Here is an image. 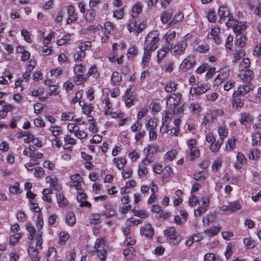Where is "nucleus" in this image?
<instances>
[{
  "label": "nucleus",
  "mask_w": 261,
  "mask_h": 261,
  "mask_svg": "<svg viewBox=\"0 0 261 261\" xmlns=\"http://www.w3.org/2000/svg\"><path fill=\"white\" fill-rule=\"evenodd\" d=\"M187 217V213H179V215H177L174 217V220L176 224H181L184 223Z\"/></svg>",
  "instance_id": "obj_42"
},
{
  "label": "nucleus",
  "mask_w": 261,
  "mask_h": 261,
  "mask_svg": "<svg viewBox=\"0 0 261 261\" xmlns=\"http://www.w3.org/2000/svg\"><path fill=\"white\" fill-rule=\"evenodd\" d=\"M10 192L14 194H18L21 192L19 188V184L17 182H15L14 185L10 186L9 188Z\"/></svg>",
  "instance_id": "obj_58"
},
{
  "label": "nucleus",
  "mask_w": 261,
  "mask_h": 261,
  "mask_svg": "<svg viewBox=\"0 0 261 261\" xmlns=\"http://www.w3.org/2000/svg\"><path fill=\"white\" fill-rule=\"evenodd\" d=\"M57 197L58 202L60 206L64 207L67 204V200L63 194L59 193L57 195Z\"/></svg>",
  "instance_id": "obj_48"
},
{
  "label": "nucleus",
  "mask_w": 261,
  "mask_h": 261,
  "mask_svg": "<svg viewBox=\"0 0 261 261\" xmlns=\"http://www.w3.org/2000/svg\"><path fill=\"white\" fill-rule=\"evenodd\" d=\"M83 181V178L79 174H73L70 177V186L79 191L81 190V184Z\"/></svg>",
  "instance_id": "obj_14"
},
{
  "label": "nucleus",
  "mask_w": 261,
  "mask_h": 261,
  "mask_svg": "<svg viewBox=\"0 0 261 261\" xmlns=\"http://www.w3.org/2000/svg\"><path fill=\"white\" fill-rule=\"evenodd\" d=\"M260 157V152L256 149H252L251 151L250 154L249 155L250 159L257 160Z\"/></svg>",
  "instance_id": "obj_64"
},
{
  "label": "nucleus",
  "mask_w": 261,
  "mask_h": 261,
  "mask_svg": "<svg viewBox=\"0 0 261 261\" xmlns=\"http://www.w3.org/2000/svg\"><path fill=\"white\" fill-rule=\"evenodd\" d=\"M244 243L248 249L252 248L255 246L254 241L250 237L245 238L244 239Z\"/></svg>",
  "instance_id": "obj_60"
},
{
  "label": "nucleus",
  "mask_w": 261,
  "mask_h": 261,
  "mask_svg": "<svg viewBox=\"0 0 261 261\" xmlns=\"http://www.w3.org/2000/svg\"><path fill=\"white\" fill-rule=\"evenodd\" d=\"M68 130L74 135L79 139L86 138L88 134L86 130L80 128L76 123H70L67 125Z\"/></svg>",
  "instance_id": "obj_6"
},
{
  "label": "nucleus",
  "mask_w": 261,
  "mask_h": 261,
  "mask_svg": "<svg viewBox=\"0 0 261 261\" xmlns=\"http://www.w3.org/2000/svg\"><path fill=\"white\" fill-rule=\"evenodd\" d=\"M189 148L188 156L190 160L194 161L200 156V151L197 146V142L194 139H191L187 142Z\"/></svg>",
  "instance_id": "obj_4"
},
{
  "label": "nucleus",
  "mask_w": 261,
  "mask_h": 261,
  "mask_svg": "<svg viewBox=\"0 0 261 261\" xmlns=\"http://www.w3.org/2000/svg\"><path fill=\"white\" fill-rule=\"evenodd\" d=\"M107 247L106 245L105 241L103 239H97L95 243L94 249L95 252H98L106 250Z\"/></svg>",
  "instance_id": "obj_24"
},
{
  "label": "nucleus",
  "mask_w": 261,
  "mask_h": 261,
  "mask_svg": "<svg viewBox=\"0 0 261 261\" xmlns=\"http://www.w3.org/2000/svg\"><path fill=\"white\" fill-rule=\"evenodd\" d=\"M218 16L220 17V21L221 22H225L226 24V21H231L233 19L232 16H230V12L228 9L224 6H221L218 11Z\"/></svg>",
  "instance_id": "obj_12"
},
{
  "label": "nucleus",
  "mask_w": 261,
  "mask_h": 261,
  "mask_svg": "<svg viewBox=\"0 0 261 261\" xmlns=\"http://www.w3.org/2000/svg\"><path fill=\"white\" fill-rule=\"evenodd\" d=\"M246 55V52L244 49H240L239 50H235L233 54L232 62L236 63L240 60L242 58L244 57Z\"/></svg>",
  "instance_id": "obj_25"
},
{
  "label": "nucleus",
  "mask_w": 261,
  "mask_h": 261,
  "mask_svg": "<svg viewBox=\"0 0 261 261\" xmlns=\"http://www.w3.org/2000/svg\"><path fill=\"white\" fill-rule=\"evenodd\" d=\"M146 28V24L144 22L135 20L127 25V29L130 32H135L136 35L141 33Z\"/></svg>",
  "instance_id": "obj_9"
},
{
  "label": "nucleus",
  "mask_w": 261,
  "mask_h": 261,
  "mask_svg": "<svg viewBox=\"0 0 261 261\" xmlns=\"http://www.w3.org/2000/svg\"><path fill=\"white\" fill-rule=\"evenodd\" d=\"M75 76L74 77V81L77 85H81L84 83L86 81V75L84 74L75 73Z\"/></svg>",
  "instance_id": "obj_40"
},
{
  "label": "nucleus",
  "mask_w": 261,
  "mask_h": 261,
  "mask_svg": "<svg viewBox=\"0 0 261 261\" xmlns=\"http://www.w3.org/2000/svg\"><path fill=\"white\" fill-rule=\"evenodd\" d=\"M187 46L186 41L182 40L171 46V52L174 56H181L184 54Z\"/></svg>",
  "instance_id": "obj_7"
},
{
  "label": "nucleus",
  "mask_w": 261,
  "mask_h": 261,
  "mask_svg": "<svg viewBox=\"0 0 261 261\" xmlns=\"http://www.w3.org/2000/svg\"><path fill=\"white\" fill-rule=\"evenodd\" d=\"M176 86L174 82H170L166 85L165 89L167 92H172L176 90Z\"/></svg>",
  "instance_id": "obj_59"
},
{
  "label": "nucleus",
  "mask_w": 261,
  "mask_h": 261,
  "mask_svg": "<svg viewBox=\"0 0 261 261\" xmlns=\"http://www.w3.org/2000/svg\"><path fill=\"white\" fill-rule=\"evenodd\" d=\"M131 88L127 89L124 95L125 103L126 106L127 107H131L133 105L134 101L135 99V97L133 94V93L131 92Z\"/></svg>",
  "instance_id": "obj_16"
},
{
  "label": "nucleus",
  "mask_w": 261,
  "mask_h": 261,
  "mask_svg": "<svg viewBox=\"0 0 261 261\" xmlns=\"http://www.w3.org/2000/svg\"><path fill=\"white\" fill-rule=\"evenodd\" d=\"M220 226H216L204 230V233L208 237H212L216 236L221 230Z\"/></svg>",
  "instance_id": "obj_28"
},
{
  "label": "nucleus",
  "mask_w": 261,
  "mask_h": 261,
  "mask_svg": "<svg viewBox=\"0 0 261 261\" xmlns=\"http://www.w3.org/2000/svg\"><path fill=\"white\" fill-rule=\"evenodd\" d=\"M140 233L146 238H151L154 234V229L150 225H146L140 229Z\"/></svg>",
  "instance_id": "obj_18"
},
{
  "label": "nucleus",
  "mask_w": 261,
  "mask_h": 261,
  "mask_svg": "<svg viewBox=\"0 0 261 261\" xmlns=\"http://www.w3.org/2000/svg\"><path fill=\"white\" fill-rule=\"evenodd\" d=\"M135 249L133 247H130L123 251L124 256L127 260L131 259L135 255Z\"/></svg>",
  "instance_id": "obj_33"
},
{
  "label": "nucleus",
  "mask_w": 261,
  "mask_h": 261,
  "mask_svg": "<svg viewBox=\"0 0 261 261\" xmlns=\"http://www.w3.org/2000/svg\"><path fill=\"white\" fill-rule=\"evenodd\" d=\"M49 129L55 138L57 137L58 136L60 135L62 133L61 127L58 126H50Z\"/></svg>",
  "instance_id": "obj_54"
},
{
  "label": "nucleus",
  "mask_w": 261,
  "mask_h": 261,
  "mask_svg": "<svg viewBox=\"0 0 261 261\" xmlns=\"http://www.w3.org/2000/svg\"><path fill=\"white\" fill-rule=\"evenodd\" d=\"M207 89V86H204L203 84H200V85H197L191 88L190 93L191 94L200 95L205 92Z\"/></svg>",
  "instance_id": "obj_19"
},
{
  "label": "nucleus",
  "mask_w": 261,
  "mask_h": 261,
  "mask_svg": "<svg viewBox=\"0 0 261 261\" xmlns=\"http://www.w3.org/2000/svg\"><path fill=\"white\" fill-rule=\"evenodd\" d=\"M204 261H221L219 256L213 253H206L204 256Z\"/></svg>",
  "instance_id": "obj_43"
},
{
  "label": "nucleus",
  "mask_w": 261,
  "mask_h": 261,
  "mask_svg": "<svg viewBox=\"0 0 261 261\" xmlns=\"http://www.w3.org/2000/svg\"><path fill=\"white\" fill-rule=\"evenodd\" d=\"M90 223L97 224L100 222V215L98 213H92L89 216Z\"/></svg>",
  "instance_id": "obj_49"
},
{
  "label": "nucleus",
  "mask_w": 261,
  "mask_h": 261,
  "mask_svg": "<svg viewBox=\"0 0 261 261\" xmlns=\"http://www.w3.org/2000/svg\"><path fill=\"white\" fill-rule=\"evenodd\" d=\"M226 26L231 27L233 31L237 34H240L246 29V25L242 24V22H238L237 20L232 19L231 21H226Z\"/></svg>",
  "instance_id": "obj_10"
},
{
  "label": "nucleus",
  "mask_w": 261,
  "mask_h": 261,
  "mask_svg": "<svg viewBox=\"0 0 261 261\" xmlns=\"http://www.w3.org/2000/svg\"><path fill=\"white\" fill-rule=\"evenodd\" d=\"M147 217V213H135L134 217L126 220V224L127 226L137 225L142 223L143 219Z\"/></svg>",
  "instance_id": "obj_8"
},
{
  "label": "nucleus",
  "mask_w": 261,
  "mask_h": 261,
  "mask_svg": "<svg viewBox=\"0 0 261 261\" xmlns=\"http://www.w3.org/2000/svg\"><path fill=\"white\" fill-rule=\"evenodd\" d=\"M190 111L193 114H198L201 110V107L197 102L192 103L189 107Z\"/></svg>",
  "instance_id": "obj_56"
},
{
  "label": "nucleus",
  "mask_w": 261,
  "mask_h": 261,
  "mask_svg": "<svg viewBox=\"0 0 261 261\" xmlns=\"http://www.w3.org/2000/svg\"><path fill=\"white\" fill-rule=\"evenodd\" d=\"M142 11V5L140 3H137L133 7L132 16L133 18L137 17L138 14Z\"/></svg>",
  "instance_id": "obj_50"
},
{
  "label": "nucleus",
  "mask_w": 261,
  "mask_h": 261,
  "mask_svg": "<svg viewBox=\"0 0 261 261\" xmlns=\"http://www.w3.org/2000/svg\"><path fill=\"white\" fill-rule=\"evenodd\" d=\"M74 118V113L72 112H64L61 115V119L63 121H71L73 120Z\"/></svg>",
  "instance_id": "obj_51"
},
{
  "label": "nucleus",
  "mask_w": 261,
  "mask_h": 261,
  "mask_svg": "<svg viewBox=\"0 0 261 261\" xmlns=\"http://www.w3.org/2000/svg\"><path fill=\"white\" fill-rule=\"evenodd\" d=\"M246 38L245 37L238 35L237 36L236 40L235 42V45L238 47H243L246 44Z\"/></svg>",
  "instance_id": "obj_37"
},
{
  "label": "nucleus",
  "mask_w": 261,
  "mask_h": 261,
  "mask_svg": "<svg viewBox=\"0 0 261 261\" xmlns=\"http://www.w3.org/2000/svg\"><path fill=\"white\" fill-rule=\"evenodd\" d=\"M163 172V177H168L173 174L171 167L169 166H166L164 167Z\"/></svg>",
  "instance_id": "obj_63"
},
{
  "label": "nucleus",
  "mask_w": 261,
  "mask_h": 261,
  "mask_svg": "<svg viewBox=\"0 0 261 261\" xmlns=\"http://www.w3.org/2000/svg\"><path fill=\"white\" fill-rule=\"evenodd\" d=\"M26 229L29 232L28 238L30 240V242H32L34 240V242H36V238L39 233H41V236L42 235V233L41 231L36 232L31 224H29L26 227Z\"/></svg>",
  "instance_id": "obj_21"
},
{
  "label": "nucleus",
  "mask_w": 261,
  "mask_h": 261,
  "mask_svg": "<svg viewBox=\"0 0 261 261\" xmlns=\"http://www.w3.org/2000/svg\"><path fill=\"white\" fill-rule=\"evenodd\" d=\"M56 255V249L55 247H49L46 255L47 261L54 259Z\"/></svg>",
  "instance_id": "obj_41"
},
{
  "label": "nucleus",
  "mask_w": 261,
  "mask_h": 261,
  "mask_svg": "<svg viewBox=\"0 0 261 261\" xmlns=\"http://www.w3.org/2000/svg\"><path fill=\"white\" fill-rule=\"evenodd\" d=\"M253 145H260L261 144V133L256 132L252 136Z\"/></svg>",
  "instance_id": "obj_44"
},
{
  "label": "nucleus",
  "mask_w": 261,
  "mask_h": 261,
  "mask_svg": "<svg viewBox=\"0 0 261 261\" xmlns=\"http://www.w3.org/2000/svg\"><path fill=\"white\" fill-rule=\"evenodd\" d=\"M80 105L82 107L83 111L86 115H89L93 110V107L91 105H86L85 102L80 101Z\"/></svg>",
  "instance_id": "obj_36"
},
{
  "label": "nucleus",
  "mask_w": 261,
  "mask_h": 261,
  "mask_svg": "<svg viewBox=\"0 0 261 261\" xmlns=\"http://www.w3.org/2000/svg\"><path fill=\"white\" fill-rule=\"evenodd\" d=\"M164 234L170 244L175 245L180 241V238L174 227H171L165 230Z\"/></svg>",
  "instance_id": "obj_5"
},
{
  "label": "nucleus",
  "mask_w": 261,
  "mask_h": 261,
  "mask_svg": "<svg viewBox=\"0 0 261 261\" xmlns=\"http://www.w3.org/2000/svg\"><path fill=\"white\" fill-rule=\"evenodd\" d=\"M42 238L40 233L38 234L36 238V242H34V240L32 242L29 243L28 251L31 261H39V250L42 249Z\"/></svg>",
  "instance_id": "obj_1"
},
{
  "label": "nucleus",
  "mask_w": 261,
  "mask_h": 261,
  "mask_svg": "<svg viewBox=\"0 0 261 261\" xmlns=\"http://www.w3.org/2000/svg\"><path fill=\"white\" fill-rule=\"evenodd\" d=\"M220 29L219 28L212 29L210 33L207 35L209 39L214 40L217 44H220L222 42V39L220 36Z\"/></svg>",
  "instance_id": "obj_13"
},
{
  "label": "nucleus",
  "mask_w": 261,
  "mask_h": 261,
  "mask_svg": "<svg viewBox=\"0 0 261 261\" xmlns=\"http://www.w3.org/2000/svg\"><path fill=\"white\" fill-rule=\"evenodd\" d=\"M76 221L74 213H67L66 218V222L69 226H72L74 225Z\"/></svg>",
  "instance_id": "obj_38"
},
{
  "label": "nucleus",
  "mask_w": 261,
  "mask_h": 261,
  "mask_svg": "<svg viewBox=\"0 0 261 261\" xmlns=\"http://www.w3.org/2000/svg\"><path fill=\"white\" fill-rule=\"evenodd\" d=\"M177 152L175 150H170L166 153L164 156V158L169 161L173 160L177 154Z\"/></svg>",
  "instance_id": "obj_57"
},
{
  "label": "nucleus",
  "mask_w": 261,
  "mask_h": 261,
  "mask_svg": "<svg viewBox=\"0 0 261 261\" xmlns=\"http://www.w3.org/2000/svg\"><path fill=\"white\" fill-rule=\"evenodd\" d=\"M181 97L180 93H176L172 94L167 99L166 103L168 110L171 111L173 114H179L183 111L179 106Z\"/></svg>",
  "instance_id": "obj_2"
},
{
  "label": "nucleus",
  "mask_w": 261,
  "mask_h": 261,
  "mask_svg": "<svg viewBox=\"0 0 261 261\" xmlns=\"http://www.w3.org/2000/svg\"><path fill=\"white\" fill-rule=\"evenodd\" d=\"M240 78L244 81L249 82L251 81L254 76V72L250 69H247L239 74Z\"/></svg>",
  "instance_id": "obj_22"
},
{
  "label": "nucleus",
  "mask_w": 261,
  "mask_h": 261,
  "mask_svg": "<svg viewBox=\"0 0 261 261\" xmlns=\"http://www.w3.org/2000/svg\"><path fill=\"white\" fill-rule=\"evenodd\" d=\"M91 47V43L89 41L81 42L78 44V48L81 52L85 53V50L90 49Z\"/></svg>",
  "instance_id": "obj_47"
},
{
  "label": "nucleus",
  "mask_w": 261,
  "mask_h": 261,
  "mask_svg": "<svg viewBox=\"0 0 261 261\" xmlns=\"http://www.w3.org/2000/svg\"><path fill=\"white\" fill-rule=\"evenodd\" d=\"M59 243L61 245H64L70 238V235L66 231H61L59 233Z\"/></svg>",
  "instance_id": "obj_32"
},
{
  "label": "nucleus",
  "mask_w": 261,
  "mask_h": 261,
  "mask_svg": "<svg viewBox=\"0 0 261 261\" xmlns=\"http://www.w3.org/2000/svg\"><path fill=\"white\" fill-rule=\"evenodd\" d=\"M223 143L222 141L217 140L216 141L215 140V141L211 143L210 146V149L211 150L214 152H217L219 150V149L220 148L222 144Z\"/></svg>",
  "instance_id": "obj_34"
},
{
  "label": "nucleus",
  "mask_w": 261,
  "mask_h": 261,
  "mask_svg": "<svg viewBox=\"0 0 261 261\" xmlns=\"http://www.w3.org/2000/svg\"><path fill=\"white\" fill-rule=\"evenodd\" d=\"M169 46H164L158 51L157 55L158 62L160 63L161 61L166 56L167 53L169 51Z\"/></svg>",
  "instance_id": "obj_31"
},
{
  "label": "nucleus",
  "mask_w": 261,
  "mask_h": 261,
  "mask_svg": "<svg viewBox=\"0 0 261 261\" xmlns=\"http://www.w3.org/2000/svg\"><path fill=\"white\" fill-rule=\"evenodd\" d=\"M250 86L246 83L239 87L236 91H234V96H243L247 94L250 90Z\"/></svg>",
  "instance_id": "obj_17"
},
{
  "label": "nucleus",
  "mask_w": 261,
  "mask_h": 261,
  "mask_svg": "<svg viewBox=\"0 0 261 261\" xmlns=\"http://www.w3.org/2000/svg\"><path fill=\"white\" fill-rule=\"evenodd\" d=\"M46 182L50 185V188L55 190H60L61 185L58 182V178L54 175L48 176L46 178Z\"/></svg>",
  "instance_id": "obj_15"
},
{
  "label": "nucleus",
  "mask_w": 261,
  "mask_h": 261,
  "mask_svg": "<svg viewBox=\"0 0 261 261\" xmlns=\"http://www.w3.org/2000/svg\"><path fill=\"white\" fill-rule=\"evenodd\" d=\"M22 237L21 233H16L10 236L9 239V243L11 245H14L17 243Z\"/></svg>",
  "instance_id": "obj_45"
},
{
  "label": "nucleus",
  "mask_w": 261,
  "mask_h": 261,
  "mask_svg": "<svg viewBox=\"0 0 261 261\" xmlns=\"http://www.w3.org/2000/svg\"><path fill=\"white\" fill-rule=\"evenodd\" d=\"M172 16V13L169 11H164L161 15L162 22L165 24L169 22Z\"/></svg>",
  "instance_id": "obj_39"
},
{
  "label": "nucleus",
  "mask_w": 261,
  "mask_h": 261,
  "mask_svg": "<svg viewBox=\"0 0 261 261\" xmlns=\"http://www.w3.org/2000/svg\"><path fill=\"white\" fill-rule=\"evenodd\" d=\"M218 133L220 137L221 141L223 142V140L225 138L228 134V130L226 128L225 126H220L218 129Z\"/></svg>",
  "instance_id": "obj_55"
},
{
  "label": "nucleus",
  "mask_w": 261,
  "mask_h": 261,
  "mask_svg": "<svg viewBox=\"0 0 261 261\" xmlns=\"http://www.w3.org/2000/svg\"><path fill=\"white\" fill-rule=\"evenodd\" d=\"M159 40V34L158 31L149 32L145 38L144 50L153 51L158 47Z\"/></svg>",
  "instance_id": "obj_3"
},
{
  "label": "nucleus",
  "mask_w": 261,
  "mask_h": 261,
  "mask_svg": "<svg viewBox=\"0 0 261 261\" xmlns=\"http://www.w3.org/2000/svg\"><path fill=\"white\" fill-rule=\"evenodd\" d=\"M228 76V72L226 70L221 69L219 71V73L215 80V84L217 85H220L221 83L223 82L224 80L227 79Z\"/></svg>",
  "instance_id": "obj_20"
},
{
  "label": "nucleus",
  "mask_w": 261,
  "mask_h": 261,
  "mask_svg": "<svg viewBox=\"0 0 261 261\" xmlns=\"http://www.w3.org/2000/svg\"><path fill=\"white\" fill-rule=\"evenodd\" d=\"M122 79V77L120 73L118 72L115 71L113 73L111 76V82L114 85L117 84L119 83Z\"/></svg>",
  "instance_id": "obj_52"
},
{
  "label": "nucleus",
  "mask_w": 261,
  "mask_h": 261,
  "mask_svg": "<svg viewBox=\"0 0 261 261\" xmlns=\"http://www.w3.org/2000/svg\"><path fill=\"white\" fill-rule=\"evenodd\" d=\"M184 18V15L181 12L177 13L173 17L172 20L169 23V27H172L175 24H178L181 22Z\"/></svg>",
  "instance_id": "obj_23"
},
{
  "label": "nucleus",
  "mask_w": 261,
  "mask_h": 261,
  "mask_svg": "<svg viewBox=\"0 0 261 261\" xmlns=\"http://www.w3.org/2000/svg\"><path fill=\"white\" fill-rule=\"evenodd\" d=\"M250 65V60L248 58L244 59V60L240 63L239 66L240 70H244L248 68Z\"/></svg>",
  "instance_id": "obj_53"
},
{
  "label": "nucleus",
  "mask_w": 261,
  "mask_h": 261,
  "mask_svg": "<svg viewBox=\"0 0 261 261\" xmlns=\"http://www.w3.org/2000/svg\"><path fill=\"white\" fill-rule=\"evenodd\" d=\"M206 176L207 173L204 171L196 173L194 175V177L196 180H203Z\"/></svg>",
  "instance_id": "obj_61"
},
{
  "label": "nucleus",
  "mask_w": 261,
  "mask_h": 261,
  "mask_svg": "<svg viewBox=\"0 0 261 261\" xmlns=\"http://www.w3.org/2000/svg\"><path fill=\"white\" fill-rule=\"evenodd\" d=\"M252 120V117L246 113H243L241 114L240 122L242 124L246 125Z\"/></svg>",
  "instance_id": "obj_35"
},
{
  "label": "nucleus",
  "mask_w": 261,
  "mask_h": 261,
  "mask_svg": "<svg viewBox=\"0 0 261 261\" xmlns=\"http://www.w3.org/2000/svg\"><path fill=\"white\" fill-rule=\"evenodd\" d=\"M90 75H93V77L96 79L99 76V73L98 71L97 67L95 65L92 66L89 69L88 72L86 75V76L89 77Z\"/></svg>",
  "instance_id": "obj_46"
},
{
  "label": "nucleus",
  "mask_w": 261,
  "mask_h": 261,
  "mask_svg": "<svg viewBox=\"0 0 261 261\" xmlns=\"http://www.w3.org/2000/svg\"><path fill=\"white\" fill-rule=\"evenodd\" d=\"M237 162L235 164V167L237 169H241L242 165L246 162V159L241 152H238L237 155Z\"/></svg>",
  "instance_id": "obj_27"
},
{
  "label": "nucleus",
  "mask_w": 261,
  "mask_h": 261,
  "mask_svg": "<svg viewBox=\"0 0 261 261\" xmlns=\"http://www.w3.org/2000/svg\"><path fill=\"white\" fill-rule=\"evenodd\" d=\"M196 64L195 58L194 56H189L185 58L180 64V68L187 71L192 68Z\"/></svg>",
  "instance_id": "obj_11"
},
{
  "label": "nucleus",
  "mask_w": 261,
  "mask_h": 261,
  "mask_svg": "<svg viewBox=\"0 0 261 261\" xmlns=\"http://www.w3.org/2000/svg\"><path fill=\"white\" fill-rule=\"evenodd\" d=\"M227 208L225 210L227 211H238L241 209L242 206L241 203L238 201H236L232 202L229 203V204L227 206Z\"/></svg>",
  "instance_id": "obj_30"
},
{
  "label": "nucleus",
  "mask_w": 261,
  "mask_h": 261,
  "mask_svg": "<svg viewBox=\"0 0 261 261\" xmlns=\"http://www.w3.org/2000/svg\"><path fill=\"white\" fill-rule=\"evenodd\" d=\"M113 162L119 170H123L127 161L125 158L122 157L115 158Z\"/></svg>",
  "instance_id": "obj_26"
},
{
  "label": "nucleus",
  "mask_w": 261,
  "mask_h": 261,
  "mask_svg": "<svg viewBox=\"0 0 261 261\" xmlns=\"http://www.w3.org/2000/svg\"><path fill=\"white\" fill-rule=\"evenodd\" d=\"M151 53L152 52L150 51L144 50V55L142 60V64L144 68L148 66L151 56Z\"/></svg>",
  "instance_id": "obj_29"
},
{
  "label": "nucleus",
  "mask_w": 261,
  "mask_h": 261,
  "mask_svg": "<svg viewBox=\"0 0 261 261\" xmlns=\"http://www.w3.org/2000/svg\"><path fill=\"white\" fill-rule=\"evenodd\" d=\"M86 70V66L82 64H77L74 68V73L84 74Z\"/></svg>",
  "instance_id": "obj_62"
}]
</instances>
